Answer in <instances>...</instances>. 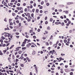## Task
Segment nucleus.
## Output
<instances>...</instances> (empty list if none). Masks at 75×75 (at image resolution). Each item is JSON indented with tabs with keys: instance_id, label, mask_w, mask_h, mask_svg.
<instances>
[{
	"instance_id": "nucleus-1",
	"label": "nucleus",
	"mask_w": 75,
	"mask_h": 75,
	"mask_svg": "<svg viewBox=\"0 0 75 75\" xmlns=\"http://www.w3.org/2000/svg\"><path fill=\"white\" fill-rule=\"evenodd\" d=\"M21 47H17L16 48V50H15V51H19V50H20V49H19V48H21Z\"/></svg>"
},
{
	"instance_id": "nucleus-2",
	"label": "nucleus",
	"mask_w": 75,
	"mask_h": 75,
	"mask_svg": "<svg viewBox=\"0 0 75 75\" xmlns=\"http://www.w3.org/2000/svg\"><path fill=\"white\" fill-rule=\"evenodd\" d=\"M55 24H56V25H58V24H61V23L60 22H56L55 23Z\"/></svg>"
},
{
	"instance_id": "nucleus-3",
	"label": "nucleus",
	"mask_w": 75,
	"mask_h": 75,
	"mask_svg": "<svg viewBox=\"0 0 75 75\" xmlns=\"http://www.w3.org/2000/svg\"><path fill=\"white\" fill-rule=\"evenodd\" d=\"M4 6H5L6 7H8V6L7 5V3L5 2L4 3Z\"/></svg>"
},
{
	"instance_id": "nucleus-4",
	"label": "nucleus",
	"mask_w": 75,
	"mask_h": 75,
	"mask_svg": "<svg viewBox=\"0 0 75 75\" xmlns=\"http://www.w3.org/2000/svg\"><path fill=\"white\" fill-rule=\"evenodd\" d=\"M4 33L5 34H8V37H10L11 36V34H10L8 33H6V32Z\"/></svg>"
},
{
	"instance_id": "nucleus-5",
	"label": "nucleus",
	"mask_w": 75,
	"mask_h": 75,
	"mask_svg": "<svg viewBox=\"0 0 75 75\" xmlns=\"http://www.w3.org/2000/svg\"><path fill=\"white\" fill-rule=\"evenodd\" d=\"M60 72L61 74H63L64 73V71H63V69H60Z\"/></svg>"
},
{
	"instance_id": "nucleus-6",
	"label": "nucleus",
	"mask_w": 75,
	"mask_h": 75,
	"mask_svg": "<svg viewBox=\"0 0 75 75\" xmlns=\"http://www.w3.org/2000/svg\"><path fill=\"white\" fill-rule=\"evenodd\" d=\"M27 16H28V18H30V14L29 13H27Z\"/></svg>"
},
{
	"instance_id": "nucleus-7",
	"label": "nucleus",
	"mask_w": 75,
	"mask_h": 75,
	"mask_svg": "<svg viewBox=\"0 0 75 75\" xmlns=\"http://www.w3.org/2000/svg\"><path fill=\"white\" fill-rule=\"evenodd\" d=\"M8 60L9 62H11V57H8Z\"/></svg>"
},
{
	"instance_id": "nucleus-8",
	"label": "nucleus",
	"mask_w": 75,
	"mask_h": 75,
	"mask_svg": "<svg viewBox=\"0 0 75 75\" xmlns=\"http://www.w3.org/2000/svg\"><path fill=\"white\" fill-rule=\"evenodd\" d=\"M14 45H12L11 46V47L9 48V49H12L13 48V47H14Z\"/></svg>"
},
{
	"instance_id": "nucleus-9",
	"label": "nucleus",
	"mask_w": 75,
	"mask_h": 75,
	"mask_svg": "<svg viewBox=\"0 0 75 75\" xmlns=\"http://www.w3.org/2000/svg\"><path fill=\"white\" fill-rule=\"evenodd\" d=\"M59 43V41H57L56 42V43L55 44L53 45V47H54V45H57Z\"/></svg>"
},
{
	"instance_id": "nucleus-10",
	"label": "nucleus",
	"mask_w": 75,
	"mask_h": 75,
	"mask_svg": "<svg viewBox=\"0 0 75 75\" xmlns=\"http://www.w3.org/2000/svg\"><path fill=\"white\" fill-rule=\"evenodd\" d=\"M52 52L53 53H54V54H56V53H57V52H55V50H53Z\"/></svg>"
},
{
	"instance_id": "nucleus-11",
	"label": "nucleus",
	"mask_w": 75,
	"mask_h": 75,
	"mask_svg": "<svg viewBox=\"0 0 75 75\" xmlns=\"http://www.w3.org/2000/svg\"><path fill=\"white\" fill-rule=\"evenodd\" d=\"M72 4V3L71 2H69L67 3V5H70L71 4Z\"/></svg>"
},
{
	"instance_id": "nucleus-12",
	"label": "nucleus",
	"mask_w": 75,
	"mask_h": 75,
	"mask_svg": "<svg viewBox=\"0 0 75 75\" xmlns=\"http://www.w3.org/2000/svg\"><path fill=\"white\" fill-rule=\"evenodd\" d=\"M35 54V51H33L32 52V54L33 55H34Z\"/></svg>"
},
{
	"instance_id": "nucleus-13",
	"label": "nucleus",
	"mask_w": 75,
	"mask_h": 75,
	"mask_svg": "<svg viewBox=\"0 0 75 75\" xmlns=\"http://www.w3.org/2000/svg\"><path fill=\"white\" fill-rule=\"evenodd\" d=\"M45 44H46V45H47V46L49 45V43L48 42H46L45 43Z\"/></svg>"
},
{
	"instance_id": "nucleus-14",
	"label": "nucleus",
	"mask_w": 75,
	"mask_h": 75,
	"mask_svg": "<svg viewBox=\"0 0 75 75\" xmlns=\"http://www.w3.org/2000/svg\"><path fill=\"white\" fill-rule=\"evenodd\" d=\"M23 8H22L21 7H19V10H23Z\"/></svg>"
},
{
	"instance_id": "nucleus-15",
	"label": "nucleus",
	"mask_w": 75,
	"mask_h": 75,
	"mask_svg": "<svg viewBox=\"0 0 75 75\" xmlns=\"http://www.w3.org/2000/svg\"><path fill=\"white\" fill-rule=\"evenodd\" d=\"M35 69L37 71V72H38V71L37 70V67H35Z\"/></svg>"
},
{
	"instance_id": "nucleus-16",
	"label": "nucleus",
	"mask_w": 75,
	"mask_h": 75,
	"mask_svg": "<svg viewBox=\"0 0 75 75\" xmlns=\"http://www.w3.org/2000/svg\"><path fill=\"white\" fill-rule=\"evenodd\" d=\"M18 25H19V27H20L21 26V23H19Z\"/></svg>"
},
{
	"instance_id": "nucleus-17",
	"label": "nucleus",
	"mask_w": 75,
	"mask_h": 75,
	"mask_svg": "<svg viewBox=\"0 0 75 75\" xmlns=\"http://www.w3.org/2000/svg\"><path fill=\"white\" fill-rule=\"evenodd\" d=\"M21 52H22V51H21V50H20V51H19L18 53L19 54H21Z\"/></svg>"
},
{
	"instance_id": "nucleus-18",
	"label": "nucleus",
	"mask_w": 75,
	"mask_h": 75,
	"mask_svg": "<svg viewBox=\"0 0 75 75\" xmlns=\"http://www.w3.org/2000/svg\"><path fill=\"white\" fill-rule=\"evenodd\" d=\"M62 26H64V23L62 22L61 23Z\"/></svg>"
},
{
	"instance_id": "nucleus-19",
	"label": "nucleus",
	"mask_w": 75,
	"mask_h": 75,
	"mask_svg": "<svg viewBox=\"0 0 75 75\" xmlns=\"http://www.w3.org/2000/svg\"><path fill=\"white\" fill-rule=\"evenodd\" d=\"M44 3V2L43 1H42L41 2V5H43Z\"/></svg>"
},
{
	"instance_id": "nucleus-20",
	"label": "nucleus",
	"mask_w": 75,
	"mask_h": 75,
	"mask_svg": "<svg viewBox=\"0 0 75 75\" xmlns=\"http://www.w3.org/2000/svg\"><path fill=\"white\" fill-rule=\"evenodd\" d=\"M36 11L37 13H38V12H39V10L38 9H36Z\"/></svg>"
},
{
	"instance_id": "nucleus-21",
	"label": "nucleus",
	"mask_w": 75,
	"mask_h": 75,
	"mask_svg": "<svg viewBox=\"0 0 75 75\" xmlns=\"http://www.w3.org/2000/svg\"><path fill=\"white\" fill-rule=\"evenodd\" d=\"M1 38L2 39V40H4V39H6V38L4 37H3V36H2L1 37Z\"/></svg>"
},
{
	"instance_id": "nucleus-22",
	"label": "nucleus",
	"mask_w": 75,
	"mask_h": 75,
	"mask_svg": "<svg viewBox=\"0 0 75 75\" xmlns=\"http://www.w3.org/2000/svg\"><path fill=\"white\" fill-rule=\"evenodd\" d=\"M22 50H26V47H22Z\"/></svg>"
},
{
	"instance_id": "nucleus-23",
	"label": "nucleus",
	"mask_w": 75,
	"mask_h": 75,
	"mask_svg": "<svg viewBox=\"0 0 75 75\" xmlns=\"http://www.w3.org/2000/svg\"><path fill=\"white\" fill-rule=\"evenodd\" d=\"M8 39L9 40V42H10V41H11V38H8Z\"/></svg>"
},
{
	"instance_id": "nucleus-24",
	"label": "nucleus",
	"mask_w": 75,
	"mask_h": 75,
	"mask_svg": "<svg viewBox=\"0 0 75 75\" xmlns=\"http://www.w3.org/2000/svg\"><path fill=\"white\" fill-rule=\"evenodd\" d=\"M51 70H52V71H54V70L55 69V68H51Z\"/></svg>"
},
{
	"instance_id": "nucleus-25",
	"label": "nucleus",
	"mask_w": 75,
	"mask_h": 75,
	"mask_svg": "<svg viewBox=\"0 0 75 75\" xmlns=\"http://www.w3.org/2000/svg\"><path fill=\"white\" fill-rule=\"evenodd\" d=\"M15 0H11V2H12V3H14L15 1Z\"/></svg>"
},
{
	"instance_id": "nucleus-26",
	"label": "nucleus",
	"mask_w": 75,
	"mask_h": 75,
	"mask_svg": "<svg viewBox=\"0 0 75 75\" xmlns=\"http://www.w3.org/2000/svg\"><path fill=\"white\" fill-rule=\"evenodd\" d=\"M19 60L18 59H16V62H18V61H19Z\"/></svg>"
},
{
	"instance_id": "nucleus-27",
	"label": "nucleus",
	"mask_w": 75,
	"mask_h": 75,
	"mask_svg": "<svg viewBox=\"0 0 75 75\" xmlns=\"http://www.w3.org/2000/svg\"><path fill=\"white\" fill-rule=\"evenodd\" d=\"M6 51H7V50H3L4 54H6Z\"/></svg>"
},
{
	"instance_id": "nucleus-28",
	"label": "nucleus",
	"mask_w": 75,
	"mask_h": 75,
	"mask_svg": "<svg viewBox=\"0 0 75 75\" xmlns=\"http://www.w3.org/2000/svg\"><path fill=\"white\" fill-rule=\"evenodd\" d=\"M15 34H16V35H19V33H18V32L16 33Z\"/></svg>"
},
{
	"instance_id": "nucleus-29",
	"label": "nucleus",
	"mask_w": 75,
	"mask_h": 75,
	"mask_svg": "<svg viewBox=\"0 0 75 75\" xmlns=\"http://www.w3.org/2000/svg\"><path fill=\"white\" fill-rule=\"evenodd\" d=\"M2 54H3V53H2V52H1V51L0 50V55H2Z\"/></svg>"
},
{
	"instance_id": "nucleus-30",
	"label": "nucleus",
	"mask_w": 75,
	"mask_h": 75,
	"mask_svg": "<svg viewBox=\"0 0 75 75\" xmlns=\"http://www.w3.org/2000/svg\"><path fill=\"white\" fill-rule=\"evenodd\" d=\"M16 23H19V21H18V20L16 21Z\"/></svg>"
},
{
	"instance_id": "nucleus-31",
	"label": "nucleus",
	"mask_w": 75,
	"mask_h": 75,
	"mask_svg": "<svg viewBox=\"0 0 75 75\" xmlns=\"http://www.w3.org/2000/svg\"><path fill=\"white\" fill-rule=\"evenodd\" d=\"M28 21L29 22L30 21H31V19L30 18H28Z\"/></svg>"
},
{
	"instance_id": "nucleus-32",
	"label": "nucleus",
	"mask_w": 75,
	"mask_h": 75,
	"mask_svg": "<svg viewBox=\"0 0 75 75\" xmlns=\"http://www.w3.org/2000/svg\"><path fill=\"white\" fill-rule=\"evenodd\" d=\"M53 20V19H52V18H51L50 19V21H51V22Z\"/></svg>"
},
{
	"instance_id": "nucleus-33",
	"label": "nucleus",
	"mask_w": 75,
	"mask_h": 75,
	"mask_svg": "<svg viewBox=\"0 0 75 75\" xmlns=\"http://www.w3.org/2000/svg\"><path fill=\"white\" fill-rule=\"evenodd\" d=\"M4 42L5 43H8V41H4Z\"/></svg>"
},
{
	"instance_id": "nucleus-34",
	"label": "nucleus",
	"mask_w": 75,
	"mask_h": 75,
	"mask_svg": "<svg viewBox=\"0 0 75 75\" xmlns=\"http://www.w3.org/2000/svg\"><path fill=\"white\" fill-rule=\"evenodd\" d=\"M29 33H33V30H30Z\"/></svg>"
},
{
	"instance_id": "nucleus-35",
	"label": "nucleus",
	"mask_w": 75,
	"mask_h": 75,
	"mask_svg": "<svg viewBox=\"0 0 75 75\" xmlns=\"http://www.w3.org/2000/svg\"><path fill=\"white\" fill-rule=\"evenodd\" d=\"M21 19V21H24V18H22Z\"/></svg>"
},
{
	"instance_id": "nucleus-36",
	"label": "nucleus",
	"mask_w": 75,
	"mask_h": 75,
	"mask_svg": "<svg viewBox=\"0 0 75 75\" xmlns=\"http://www.w3.org/2000/svg\"><path fill=\"white\" fill-rule=\"evenodd\" d=\"M4 21H5V22H7V18H5V19H4Z\"/></svg>"
},
{
	"instance_id": "nucleus-37",
	"label": "nucleus",
	"mask_w": 75,
	"mask_h": 75,
	"mask_svg": "<svg viewBox=\"0 0 75 75\" xmlns=\"http://www.w3.org/2000/svg\"><path fill=\"white\" fill-rule=\"evenodd\" d=\"M9 27L10 28H11V29L13 28V27L12 26H10Z\"/></svg>"
},
{
	"instance_id": "nucleus-38",
	"label": "nucleus",
	"mask_w": 75,
	"mask_h": 75,
	"mask_svg": "<svg viewBox=\"0 0 75 75\" xmlns=\"http://www.w3.org/2000/svg\"><path fill=\"white\" fill-rule=\"evenodd\" d=\"M48 23V21H46L45 22V24H47Z\"/></svg>"
},
{
	"instance_id": "nucleus-39",
	"label": "nucleus",
	"mask_w": 75,
	"mask_h": 75,
	"mask_svg": "<svg viewBox=\"0 0 75 75\" xmlns=\"http://www.w3.org/2000/svg\"><path fill=\"white\" fill-rule=\"evenodd\" d=\"M17 73H20V71L19 70H17Z\"/></svg>"
},
{
	"instance_id": "nucleus-40",
	"label": "nucleus",
	"mask_w": 75,
	"mask_h": 75,
	"mask_svg": "<svg viewBox=\"0 0 75 75\" xmlns=\"http://www.w3.org/2000/svg\"><path fill=\"white\" fill-rule=\"evenodd\" d=\"M67 42V40H64V42L65 43H66Z\"/></svg>"
},
{
	"instance_id": "nucleus-41",
	"label": "nucleus",
	"mask_w": 75,
	"mask_h": 75,
	"mask_svg": "<svg viewBox=\"0 0 75 75\" xmlns=\"http://www.w3.org/2000/svg\"><path fill=\"white\" fill-rule=\"evenodd\" d=\"M33 37L34 39H35L36 38V36L35 35L33 36Z\"/></svg>"
},
{
	"instance_id": "nucleus-42",
	"label": "nucleus",
	"mask_w": 75,
	"mask_h": 75,
	"mask_svg": "<svg viewBox=\"0 0 75 75\" xmlns=\"http://www.w3.org/2000/svg\"><path fill=\"white\" fill-rule=\"evenodd\" d=\"M46 5L47 6H48L50 5V4H49L48 3H47L46 4Z\"/></svg>"
},
{
	"instance_id": "nucleus-43",
	"label": "nucleus",
	"mask_w": 75,
	"mask_h": 75,
	"mask_svg": "<svg viewBox=\"0 0 75 75\" xmlns=\"http://www.w3.org/2000/svg\"><path fill=\"white\" fill-rule=\"evenodd\" d=\"M9 72H12V73L14 72L13 71H11V70L9 71Z\"/></svg>"
},
{
	"instance_id": "nucleus-44",
	"label": "nucleus",
	"mask_w": 75,
	"mask_h": 75,
	"mask_svg": "<svg viewBox=\"0 0 75 75\" xmlns=\"http://www.w3.org/2000/svg\"><path fill=\"white\" fill-rule=\"evenodd\" d=\"M25 46V44H23V43H22V44L21 45L22 47H24Z\"/></svg>"
},
{
	"instance_id": "nucleus-45",
	"label": "nucleus",
	"mask_w": 75,
	"mask_h": 75,
	"mask_svg": "<svg viewBox=\"0 0 75 75\" xmlns=\"http://www.w3.org/2000/svg\"><path fill=\"white\" fill-rule=\"evenodd\" d=\"M7 36H8V35H7V34H5L4 35V37H7Z\"/></svg>"
},
{
	"instance_id": "nucleus-46",
	"label": "nucleus",
	"mask_w": 75,
	"mask_h": 75,
	"mask_svg": "<svg viewBox=\"0 0 75 75\" xmlns=\"http://www.w3.org/2000/svg\"><path fill=\"white\" fill-rule=\"evenodd\" d=\"M69 12L68 11H66L65 12V13L66 14H68V13Z\"/></svg>"
},
{
	"instance_id": "nucleus-47",
	"label": "nucleus",
	"mask_w": 75,
	"mask_h": 75,
	"mask_svg": "<svg viewBox=\"0 0 75 75\" xmlns=\"http://www.w3.org/2000/svg\"><path fill=\"white\" fill-rule=\"evenodd\" d=\"M47 30H50V26L47 27Z\"/></svg>"
},
{
	"instance_id": "nucleus-48",
	"label": "nucleus",
	"mask_w": 75,
	"mask_h": 75,
	"mask_svg": "<svg viewBox=\"0 0 75 75\" xmlns=\"http://www.w3.org/2000/svg\"><path fill=\"white\" fill-rule=\"evenodd\" d=\"M58 11L59 12H62V9H59Z\"/></svg>"
},
{
	"instance_id": "nucleus-49",
	"label": "nucleus",
	"mask_w": 75,
	"mask_h": 75,
	"mask_svg": "<svg viewBox=\"0 0 75 75\" xmlns=\"http://www.w3.org/2000/svg\"><path fill=\"white\" fill-rule=\"evenodd\" d=\"M49 44L50 45H52V42H50Z\"/></svg>"
},
{
	"instance_id": "nucleus-50",
	"label": "nucleus",
	"mask_w": 75,
	"mask_h": 75,
	"mask_svg": "<svg viewBox=\"0 0 75 75\" xmlns=\"http://www.w3.org/2000/svg\"><path fill=\"white\" fill-rule=\"evenodd\" d=\"M22 16L23 17H25V15H24V14H23L22 15Z\"/></svg>"
},
{
	"instance_id": "nucleus-51",
	"label": "nucleus",
	"mask_w": 75,
	"mask_h": 75,
	"mask_svg": "<svg viewBox=\"0 0 75 75\" xmlns=\"http://www.w3.org/2000/svg\"><path fill=\"white\" fill-rule=\"evenodd\" d=\"M1 72H6V70H3L1 71Z\"/></svg>"
},
{
	"instance_id": "nucleus-52",
	"label": "nucleus",
	"mask_w": 75,
	"mask_h": 75,
	"mask_svg": "<svg viewBox=\"0 0 75 75\" xmlns=\"http://www.w3.org/2000/svg\"><path fill=\"white\" fill-rule=\"evenodd\" d=\"M17 6H20V3H18L17 4Z\"/></svg>"
},
{
	"instance_id": "nucleus-53",
	"label": "nucleus",
	"mask_w": 75,
	"mask_h": 75,
	"mask_svg": "<svg viewBox=\"0 0 75 75\" xmlns=\"http://www.w3.org/2000/svg\"><path fill=\"white\" fill-rule=\"evenodd\" d=\"M32 11L33 13H34V11H35V9H32Z\"/></svg>"
},
{
	"instance_id": "nucleus-54",
	"label": "nucleus",
	"mask_w": 75,
	"mask_h": 75,
	"mask_svg": "<svg viewBox=\"0 0 75 75\" xmlns=\"http://www.w3.org/2000/svg\"><path fill=\"white\" fill-rule=\"evenodd\" d=\"M6 45L5 44H4L3 45H2V47H6Z\"/></svg>"
},
{
	"instance_id": "nucleus-55",
	"label": "nucleus",
	"mask_w": 75,
	"mask_h": 75,
	"mask_svg": "<svg viewBox=\"0 0 75 75\" xmlns=\"http://www.w3.org/2000/svg\"><path fill=\"white\" fill-rule=\"evenodd\" d=\"M25 37L26 38H28V37H29V36L28 35H26Z\"/></svg>"
},
{
	"instance_id": "nucleus-56",
	"label": "nucleus",
	"mask_w": 75,
	"mask_h": 75,
	"mask_svg": "<svg viewBox=\"0 0 75 75\" xmlns=\"http://www.w3.org/2000/svg\"><path fill=\"white\" fill-rule=\"evenodd\" d=\"M33 6L34 7H36V3H34L33 4Z\"/></svg>"
},
{
	"instance_id": "nucleus-57",
	"label": "nucleus",
	"mask_w": 75,
	"mask_h": 75,
	"mask_svg": "<svg viewBox=\"0 0 75 75\" xmlns=\"http://www.w3.org/2000/svg\"><path fill=\"white\" fill-rule=\"evenodd\" d=\"M40 9H42V6H41L39 7Z\"/></svg>"
},
{
	"instance_id": "nucleus-58",
	"label": "nucleus",
	"mask_w": 75,
	"mask_h": 75,
	"mask_svg": "<svg viewBox=\"0 0 75 75\" xmlns=\"http://www.w3.org/2000/svg\"><path fill=\"white\" fill-rule=\"evenodd\" d=\"M21 67H24V64H21Z\"/></svg>"
},
{
	"instance_id": "nucleus-59",
	"label": "nucleus",
	"mask_w": 75,
	"mask_h": 75,
	"mask_svg": "<svg viewBox=\"0 0 75 75\" xmlns=\"http://www.w3.org/2000/svg\"><path fill=\"white\" fill-rule=\"evenodd\" d=\"M65 68H68V65H65Z\"/></svg>"
},
{
	"instance_id": "nucleus-60",
	"label": "nucleus",
	"mask_w": 75,
	"mask_h": 75,
	"mask_svg": "<svg viewBox=\"0 0 75 75\" xmlns=\"http://www.w3.org/2000/svg\"><path fill=\"white\" fill-rule=\"evenodd\" d=\"M33 1H30V4H33Z\"/></svg>"
},
{
	"instance_id": "nucleus-61",
	"label": "nucleus",
	"mask_w": 75,
	"mask_h": 75,
	"mask_svg": "<svg viewBox=\"0 0 75 75\" xmlns=\"http://www.w3.org/2000/svg\"><path fill=\"white\" fill-rule=\"evenodd\" d=\"M20 58H21V59H23V58H24V57H20Z\"/></svg>"
},
{
	"instance_id": "nucleus-62",
	"label": "nucleus",
	"mask_w": 75,
	"mask_h": 75,
	"mask_svg": "<svg viewBox=\"0 0 75 75\" xmlns=\"http://www.w3.org/2000/svg\"><path fill=\"white\" fill-rule=\"evenodd\" d=\"M0 42H3V40L2 39H1L0 40Z\"/></svg>"
},
{
	"instance_id": "nucleus-63",
	"label": "nucleus",
	"mask_w": 75,
	"mask_h": 75,
	"mask_svg": "<svg viewBox=\"0 0 75 75\" xmlns=\"http://www.w3.org/2000/svg\"><path fill=\"white\" fill-rule=\"evenodd\" d=\"M12 59H14V55H12Z\"/></svg>"
},
{
	"instance_id": "nucleus-64",
	"label": "nucleus",
	"mask_w": 75,
	"mask_h": 75,
	"mask_svg": "<svg viewBox=\"0 0 75 75\" xmlns=\"http://www.w3.org/2000/svg\"><path fill=\"white\" fill-rule=\"evenodd\" d=\"M15 14L14 13H12V16H15Z\"/></svg>"
}]
</instances>
